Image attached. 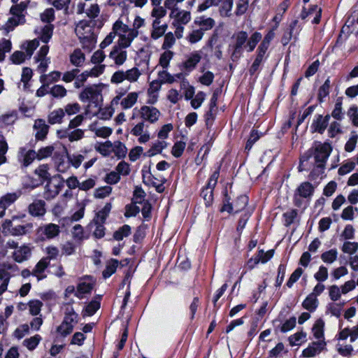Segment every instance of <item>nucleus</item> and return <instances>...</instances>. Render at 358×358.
<instances>
[{"label": "nucleus", "instance_id": "obj_58", "mask_svg": "<svg viewBox=\"0 0 358 358\" xmlns=\"http://www.w3.org/2000/svg\"><path fill=\"white\" fill-rule=\"evenodd\" d=\"M249 7V0H237L234 13L236 16H241L245 14Z\"/></svg>", "mask_w": 358, "mask_h": 358}, {"label": "nucleus", "instance_id": "obj_27", "mask_svg": "<svg viewBox=\"0 0 358 358\" xmlns=\"http://www.w3.org/2000/svg\"><path fill=\"white\" fill-rule=\"evenodd\" d=\"M34 129L36 131V138L38 140H43L48 133L49 126L45 123L44 120L38 119L35 120Z\"/></svg>", "mask_w": 358, "mask_h": 358}, {"label": "nucleus", "instance_id": "obj_53", "mask_svg": "<svg viewBox=\"0 0 358 358\" xmlns=\"http://www.w3.org/2000/svg\"><path fill=\"white\" fill-rule=\"evenodd\" d=\"M331 117L334 119L341 121L344 118V113L342 108V99L341 97L336 99L334 108L331 112Z\"/></svg>", "mask_w": 358, "mask_h": 358}, {"label": "nucleus", "instance_id": "obj_4", "mask_svg": "<svg viewBox=\"0 0 358 358\" xmlns=\"http://www.w3.org/2000/svg\"><path fill=\"white\" fill-rule=\"evenodd\" d=\"M143 74V71L136 66L124 71L122 69L115 71L110 77V83L114 85L122 84L124 81L130 83H137Z\"/></svg>", "mask_w": 358, "mask_h": 358}, {"label": "nucleus", "instance_id": "obj_19", "mask_svg": "<svg viewBox=\"0 0 358 358\" xmlns=\"http://www.w3.org/2000/svg\"><path fill=\"white\" fill-rule=\"evenodd\" d=\"M50 264L48 257L42 258L35 266L31 271L32 275L37 278L38 281L45 279L47 277L45 271Z\"/></svg>", "mask_w": 358, "mask_h": 358}, {"label": "nucleus", "instance_id": "obj_50", "mask_svg": "<svg viewBox=\"0 0 358 358\" xmlns=\"http://www.w3.org/2000/svg\"><path fill=\"white\" fill-rule=\"evenodd\" d=\"M118 264L119 262L117 259H112L108 261L106 264V268L102 273L103 278L106 279L110 277L116 271Z\"/></svg>", "mask_w": 358, "mask_h": 358}, {"label": "nucleus", "instance_id": "obj_61", "mask_svg": "<svg viewBox=\"0 0 358 358\" xmlns=\"http://www.w3.org/2000/svg\"><path fill=\"white\" fill-rule=\"evenodd\" d=\"M248 203V198L245 195L238 196L236 200L233 203L234 213H238L241 211L247 206Z\"/></svg>", "mask_w": 358, "mask_h": 358}, {"label": "nucleus", "instance_id": "obj_33", "mask_svg": "<svg viewBox=\"0 0 358 358\" xmlns=\"http://www.w3.org/2000/svg\"><path fill=\"white\" fill-rule=\"evenodd\" d=\"M89 129L93 132L96 137L106 138L109 137L112 133L113 129L108 127H99L97 124H91L89 126Z\"/></svg>", "mask_w": 358, "mask_h": 358}, {"label": "nucleus", "instance_id": "obj_26", "mask_svg": "<svg viewBox=\"0 0 358 358\" xmlns=\"http://www.w3.org/2000/svg\"><path fill=\"white\" fill-rule=\"evenodd\" d=\"M168 28L166 23L161 24V21L154 20L152 24L150 37L153 40H157L164 35Z\"/></svg>", "mask_w": 358, "mask_h": 358}, {"label": "nucleus", "instance_id": "obj_20", "mask_svg": "<svg viewBox=\"0 0 358 358\" xmlns=\"http://www.w3.org/2000/svg\"><path fill=\"white\" fill-rule=\"evenodd\" d=\"M215 6H218V12L222 17L232 16L234 0H214Z\"/></svg>", "mask_w": 358, "mask_h": 358}, {"label": "nucleus", "instance_id": "obj_15", "mask_svg": "<svg viewBox=\"0 0 358 358\" xmlns=\"http://www.w3.org/2000/svg\"><path fill=\"white\" fill-rule=\"evenodd\" d=\"M36 157V152L34 150L27 149L25 147L19 148L17 155V161L24 167L29 166Z\"/></svg>", "mask_w": 358, "mask_h": 358}, {"label": "nucleus", "instance_id": "obj_23", "mask_svg": "<svg viewBox=\"0 0 358 358\" xmlns=\"http://www.w3.org/2000/svg\"><path fill=\"white\" fill-rule=\"evenodd\" d=\"M54 26L51 24H47L44 26L37 27L35 33L43 43H48L51 39L53 34Z\"/></svg>", "mask_w": 358, "mask_h": 358}, {"label": "nucleus", "instance_id": "obj_11", "mask_svg": "<svg viewBox=\"0 0 358 358\" xmlns=\"http://www.w3.org/2000/svg\"><path fill=\"white\" fill-rule=\"evenodd\" d=\"M141 121L144 123L155 124L160 118L161 112L155 107L143 106L138 110Z\"/></svg>", "mask_w": 358, "mask_h": 358}, {"label": "nucleus", "instance_id": "obj_60", "mask_svg": "<svg viewBox=\"0 0 358 358\" xmlns=\"http://www.w3.org/2000/svg\"><path fill=\"white\" fill-rule=\"evenodd\" d=\"M145 193L141 187H136L134 191L132 203L134 204H143L146 202L145 200Z\"/></svg>", "mask_w": 358, "mask_h": 358}, {"label": "nucleus", "instance_id": "obj_17", "mask_svg": "<svg viewBox=\"0 0 358 358\" xmlns=\"http://www.w3.org/2000/svg\"><path fill=\"white\" fill-rule=\"evenodd\" d=\"M330 117L329 115H327L324 117L322 115H316L310 126L312 131L323 134L328 126Z\"/></svg>", "mask_w": 358, "mask_h": 358}, {"label": "nucleus", "instance_id": "obj_35", "mask_svg": "<svg viewBox=\"0 0 358 358\" xmlns=\"http://www.w3.org/2000/svg\"><path fill=\"white\" fill-rule=\"evenodd\" d=\"M350 337L351 343L355 342L358 338V322L352 328H345L341 330L338 334V339L341 341L346 340Z\"/></svg>", "mask_w": 358, "mask_h": 358}, {"label": "nucleus", "instance_id": "obj_18", "mask_svg": "<svg viewBox=\"0 0 358 358\" xmlns=\"http://www.w3.org/2000/svg\"><path fill=\"white\" fill-rule=\"evenodd\" d=\"M106 65H96L90 69L84 71L80 75H77L76 78L83 83H85L88 78H97L103 74L106 70Z\"/></svg>", "mask_w": 358, "mask_h": 358}, {"label": "nucleus", "instance_id": "obj_36", "mask_svg": "<svg viewBox=\"0 0 358 358\" xmlns=\"http://www.w3.org/2000/svg\"><path fill=\"white\" fill-rule=\"evenodd\" d=\"M62 322L68 324H71L73 327L78 323V315L75 312L72 306L68 305L66 306Z\"/></svg>", "mask_w": 358, "mask_h": 358}, {"label": "nucleus", "instance_id": "obj_13", "mask_svg": "<svg viewBox=\"0 0 358 358\" xmlns=\"http://www.w3.org/2000/svg\"><path fill=\"white\" fill-rule=\"evenodd\" d=\"M94 287V280L91 277H85L82 279L76 286V296L83 299L90 294Z\"/></svg>", "mask_w": 358, "mask_h": 358}, {"label": "nucleus", "instance_id": "obj_44", "mask_svg": "<svg viewBox=\"0 0 358 358\" xmlns=\"http://www.w3.org/2000/svg\"><path fill=\"white\" fill-rule=\"evenodd\" d=\"M273 255V251L269 250L266 252H264L263 250H260L257 256L254 258H251L248 264L254 263V264H257L258 263H266L267 262Z\"/></svg>", "mask_w": 358, "mask_h": 358}, {"label": "nucleus", "instance_id": "obj_30", "mask_svg": "<svg viewBox=\"0 0 358 358\" xmlns=\"http://www.w3.org/2000/svg\"><path fill=\"white\" fill-rule=\"evenodd\" d=\"M194 24L204 33V31L211 29L215 26V21L212 17L203 15L197 17L194 20Z\"/></svg>", "mask_w": 358, "mask_h": 358}, {"label": "nucleus", "instance_id": "obj_40", "mask_svg": "<svg viewBox=\"0 0 358 358\" xmlns=\"http://www.w3.org/2000/svg\"><path fill=\"white\" fill-rule=\"evenodd\" d=\"M95 150L104 157H108L113 153V143L110 141L98 142L94 146Z\"/></svg>", "mask_w": 358, "mask_h": 358}, {"label": "nucleus", "instance_id": "obj_1", "mask_svg": "<svg viewBox=\"0 0 358 358\" xmlns=\"http://www.w3.org/2000/svg\"><path fill=\"white\" fill-rule=\"evenodd\" d=\"M331 150L332 148L329 143L316 145L313 150L309 151L310 153H307L301 157L299 166V171H303L308 169V162L313 155L315 164L314 171H317L318 173H322Z\"/></svg>", "mask_w": 358, "mask_h": 358}, {"label": "nucleus", "instance_id": "obj_46", "mask_svg": "<svg viewBox=\"0 0 358 358\" xmlns=\"http://www.w3.org/2000/svg\"><path fill=\"white\" fill-rule=\"evenodd\" d=\"M62 73L59 71H54L48 74H42L40 76L39 80L41 83H44L48 85L52 83H56L59 80Z\"/></svg>", "mask_w": 358, "mask_h": 358}, {"label": "nucleus", "instance_id": "obj_21", "mask_svg": "<svg viewBox=\"0 0 358 358\" xmlns=\"http://www.w3.org/2000/svg\"><path fill=\"white\" fill-rule=\"evenodd\" d=\"M31 255V248L23 245L20 246L12 252V257L15 262L22 263L29 259Z\"/></svg>", "mask_w": 358, "mask_h": 358}, {"label": "nucleus", "instance_id": "obj_34", "mask_svg": "<svg viewBox=\"0 0 358 358\" xmlns=\"http://www.w3.org/2000/svg\"><path fill=\"white\" fill-rule=\"evenodd\" d=\"M167 146L168 143L166 141L158 139L152 143L150 148L146 152V156L151 157L160 154Z\"/></svg>", "mask_w": 358, "mask_h": 358}, {"label": "nucleus", "instance_id": "obj_57", "mask_svg": "<svg viewBox=\"0 0 358 358\" xmlns=\"http://www.w3.org/2000/svg\"><path fill=\"white\" fill-rule=\"evenodd\" d=\"M67 159L70 165L75 169H78L80 166L81 164L85 159V156L81 154L74 153L72 155H68Z\"/></svg>", "mask_w": 358, "mask_h": 358}, {"label": "nucleus", "instance_id": "obj_43", "mask_svg": "<svg viewBox=\"0 0 358 358\" xmlns=\"http://www.w3.org/2000/svg\"><path fill=\"white\" fill-rule=\"evenodd\" d=\"M319 304L318 299L313 294H308L302 303V306L304 309L314 312Z\"/></svg>", "mask_w": 358, "mask_h": 358}, {"label": "nucleus", "instance_id": "obj_8", "mask_svg": "<svg viewBox=\"0 0 358 358\" xmlns=\"http://www.w3.org/2000/svg\"><path fill=\"white\" fill-rule=\"evenodd\" d=\"M127 48L115 45L112 47L109 54L108 60L112 62L111 66L120 67L127 60L128 53Z\"/></svg>", "mask_w": 358, "mask_h": 358}, {"label": "nucleus", "instance_id": "obj_42", "mask_svg": "<svg viewBox=\"0 0 358 358\" xmlns=\"http://www.w3.org/2000/svg\"><path fill=\"white\" fill-rule=\"evenodd\" d=\"M82 48L87 52H91L95 47L96 43V36L93 34L90 36L79 38Z\"/></svg>", "mask_w": 358, "mask_h": 358}, {"label": "nucleus", "instance_id": "obj_3", "mask_svg": "<svg viewBox=\"0 0 358 358\" xmlns=\"http://www.w3.org/2000/svg\"><path fill=\"white\" fill-rule=\"evenodd\" d=\"M113 31L118 36L116 45L124 48H129L137 37L136 33L134 31H131L130 27L120 20H117L113 24Z\"/></svg>", "mask_w": 358, "mask_h": 358}, {"label": "nucleus", "instance_id": "obj_2", "mask_svg": "<svg viewBox=\"0 0 358 358\" xmlns=\"http://www.w3.org/2000/svg\"><path fill=\"white\" fill-rule=\"evenodd\" d=\"M232 38L234 40L232 56L239 57L244 49L248 52H252L258 43L262 40V35L259 31H255L248 38V34L246 31H239L233 35Z\"/></svg>", "mask_w": 358, "mask_h": 358}, {"label": "nucleus", "instance_id": "obj_22", "mask_svg": "<svg viewBox=\"0 0 358 358\" xmlns=\"http://www.w3.org/2000/svg\"><path fill=\"white\" fill-rule=\"evenodd\" d=\"M170 17L173 19V23L185 25L191 20V13L187 10L176 8L171 11Z\"/></svg>", "mask_w": 358, "mask_h": 358}, {"label": "nucleus", "instance_id": "obj_62", "mask_svg": "<svg viewBox=\"0 0 358 358\" xmlns=\"http://www.w3.org/2000/svg\"><path fill=\"white\" fill-rule=\"evenodd\" d=\"M130 234V226L124 224L114 233L113 238L116 241H122L124 238L129 236Z\"/></svg>", "mask_w": 358, "mask_h": 358}, {"label": "nucleus", "instance_id": "obj_6", "mask_svg": "<svg viewBox=\"0 0 358 358\" xmlns=\"http://www.w3.org/2000/svg\"><path fill=\"white\" fill-rule=\"evenodd\" d=\"M38 45L39 42L37 38L25 42L22 45L21 48L26 52H24L23 51L14 52L10 57L12 62L15 64H22L27 59L31 58L34 50Z\"/></svg>", "mask_w": 358, "mask_h": 358}, {"label": "nucleus", "instance_id": "obj_48", "mask_svg": "<svg viewBox=\"0 0 358 358\" xmlns=\"http://www.w3.org/2000/svg\"><path fill=\"white\" fill-rule=\"evenodd\" d=\"M41 340V336L38 334H36L30 338L24 339L22 342V345L29 350L32 351L36 348Z\"/></svg>", "mask_w": 358, "mask_h": 358}, {"label": "nucleus", "instance_id": "obj_39", "mask_svg": "<svg viewBox=\"0 0 358 358\" xmlns=\"http://www.w3.org/2000/svg\"><path fill=\"white\" fill-rule=\"evenodd\" d=\"M324 322L322 319H317L313 328L312 332L313 334L314 337L317 340V341H324Z\"/></svg>", "mask_w": 358, "mask_h": 358}, {"label": "nucleus", "instance_id": "obj_16", "mask_svg": "<svg viewBox=\"0 0 358 358\" xmlns=\"http://www.w3.org/2000/svg\"><path fill=\"white\" fill-rule=\"evenodd\" d=\"M301 28L298 26V21L296 20L292 21L289 25L287 31H285L281 38V43L283 45H287L292 39L296 40Z\"/></svg>", "mask_w": 358, "mask_h": 358}, {"label": "nucleus", "instance_id": "obj_5", "mask_svg": "<svg viewBox=\"0 0 358 358\" xmlns=\"http://www.w3.org/2000/svg\"><path fill=\"white\" fill-rule=\"evenodd\" d=\"M314 187L309 182H303L296 189L294 203L296 207L305 208L314 193Z\"/></svg>", "mask_w": 358, "mask_h": 358}, {"label": "nucleus", "instance_id": "obj_24", "mask_svg": "<svg viewBox=\"0 0 358 358\" xmlns=\"http://www.w3.org/2000/svg\"><path fill=\"white\" fill-rule=\"evenodd\" d=\"M45 203L43 200H35L29 204L28 210L31 215L34 217H42L46 212Z\"/></svg>", "mask_w": 358, "mask_h": 358}, {"label": "nucleus", "instance_id": "obj_45", "mask_svg": "<svg viewBox=\"0 0 358 358\" xmlns=\"http://www.w3.org/2000/svg\"><path fill=\"white\" fill-rule=\"evenodd\" d=\"M65 115V112L62 108H57L52 111L48 115V122L51 124H60Z\"/></svg>", "mask_w": 358, "mask_h": 358}, {"label": "nucleus", "instance_id": "obj_38", "mask_svg": "<svg viewBox=\"0 0 358 358\" xmlns=\"http://www.w3.org/2000/svg\"><path fill=\"white\" fill-rule=\"evenodd\" d=\"M59 137L67 138L69 141L73 142L82 139L84 137V131L80 129H76L71 131H62L59 132Z\"/></svg>", "mask_w": 358, "mask_h": 358}, {"label": "nucleus", "instance_id": "obj_56", "mask_svg": "<svg viewBox=\"0 0 358 358\" xmlns=\"http://www.w3.org/2000/svg\"><path fill=\"white\" fill-rule=\"evenodd\" d=\"M113 152L118 158H122L127 154V148L122 142L119 141H115L113 143Z\"/></svg>", "mask_w": 358, "mask_h": 358}, {"label": "nucleus", "instance_id": "obj_54", "mask_svg": "<svg viewBox=\"0 0 358 358\" xmlns=\"http://www.w3.org/2000/svg\"><path fill=\"white\" fill-rule=\"evenodd\" d=\"M111 204L110 203H107L103 208L96 213V216L94 218V222L104 223L111 210Z\"/></svg>", "mask_w": 358, "mask_h": 358}, {"label": "nucleus", "instance_id": "obj_63", "mask_svg": "<svg viewBox=\"0 0 358 358\" xmlns=\"http://www.w3.org/2000/svg\"><path fill=\"white\" fill-rule=\"evenodd\" d=\"M28 1H23L20 3L13 5L10 10L11 15H25L24 13L27 8Z\"/></svg>", "mask_w": 358, "mask_h": 358}, {"label": "nucleus", "instance_id": "obj_32", "mask_svg": "<svg viewBox=\"0 0 358 358\" xmlns=\"http://www.w3.org/2000/svg\"><path fill=\"white\" fill-rule=\"evenodd\" d=\"M201 55L199 52L194 51L192 52L183 62L184 69L188 71H192L201 61Z\"/></svg>", "mask_w": 358, "mask_h": 358}, {"label": "nucleus", "instance_id": "obj_49", "mask_svg": "<svg viewBox=\"0 0 358 358\" xmlns=\"http://www.w3.org/2000/svg\"><path fill=\"white\" fill-rule=\"evenodd\" d=\"M338 258V251L336 248H332L323 252L321 255V259L327 264H332Z\"/></svg>", "mask_w": 358, "mask_h": 358}, {"label": "nucleus", "instance_id": "obj_29", "mask_svg": "<svg viewBox=\"0 0 358 358\" xmlns=\"http://www.w3.org/2000/svg\"><path fill=\"white\" fill-rule=\"evenodd\" d=\"M17 198L18 195L16 193H8L1 197L0 217H2L5 215L6 208L13 203Z\"/></svg>", "mask_w": 358, "mask_h": 358}, {"label": "nucleus", "instance_id": "obj_52", "mask_svg": "<svg viewBox=\"0 0 358 358\" xmlns=\"http://www.w3.org/2000/svg\"><path fill=\"white\" fill-rule=\"evenodd\" d=\"M173 52L169 50H165L161 54L159 64L163 68V69H167L169 68L170 62L173 59Z\"/></svg>", "mask_w": 358, "mask_h": 358}, {"label": "nucleus", "instance_id": "obj_64", "mask_svg": "<svg viewBox=\"0 0 358 358\" xmlns=\"http://www.w3.org/2000/svg\"><path fill=\"white\" fill-rule=\"evenodd\" d=\"M73 328L71 324H68L62 322L61 324L57 327L56 331L59 336L64 338L72 333Z\"/></svg>", "mask_w": 358, "mask_h": 358}, {"label": "nucleus", "instance_id": "obj_47", "mask_svg": "<svg viewBox=\"0 0 358 358\" xmlns=\"http://www.w3.org/2000/svg\"><path fill=\"white\" fill-rule=\"evenodd\" d=\"M100 308L99 298L91 301L83 311V317L93 315Z\"/></svg>", "mask_w": 358, "mask_h": 358}, {"label": "nucleus", "instance_id": "obj_7", "mask_svg": "<svg viewBox=\"0 0 358 358\" xmlns=\"http://www.w3.org/2000/svg\"><path fill=\"white\" fill-rule=\"evenodd\" d=\"M83 102H89L97 106L102 99L101 91L96 85H90L83 89L79 95Z\"/></svg>", "mask_w": 358, "mask_h": 358}, {"label": "nucleus", "instance_id": "obj_9", "mask_svg": "<svg viewBox=\"0 0 358 358\" xmlns=\"http://www.w3.org/2000/svg\"><path fill=\"white\" fill-rule=\"evenodd\" d=\"M64 187V180L59 176H54L46 184L44 197L46 199H54Z\"/></svg>", "mask_w": 358, "mask_h": 358}, {"label": "nucleus", "instance_id": "obj_41", "mask_svg": "<svg viewBox=\"0 0 358 358\" xmlns=\"http://www.w3.org/2000/svg\"><path fill=\"white\" fill-rule=\"evenodd\" d=\"M85 61V54L80 49H76L70 55V62L72 65L76 67H80L83 65Z\"/></svg>", "mask_w": 358, "mask_h": 358}, {"label": "nucleus", "instance_id": "obj_28", "mask_svg": "<svg viewBox=\"0 0 358 358\" xmlns=\"http://www.w3.org/2000/svg\"><path fill=\"white\" fill-rule=\"evenodd\" d=\"M139 92H131L128 93L126 96L123 97L120 101V107L122 110H128L131 108L138 101Z\"/></svg>", "mask_w": 358, "mask_h": 358}, {"label": "nucleus", "instance_id": "obj_10", "mask_svg": "<svg viewBox=\"0 0 358 358\" xmlns=\"http://www.w3.org/2000/svg\"><path fill=\"white\" fill-rule=\"evenodd\" d=\"M148 125L144 121H140L134 124L130 130V134L138 138L141 144L148 143L151 138V134L148 129Z\"/></svg>", "mask_w": 358, "mask_h": 358}, {"label": "nucleus", "instance_id": "obj_55", "mask_svg": "<svg viewBox=\"0 0 358 358\" xmlns=\"http://www.w3.org/2000/svg\"><path fill=\"white\" fill-rule=\"evenodd\" d=\"M106 58V55L103 51V49H99L96 50L92 55L90 58V62L96 65H104L102 64V62L105 60Z\"/></svg>", "mask_w": 358, "mask_h": 358}, {"label": "nucleus", "instance_id": "obj_59", "mask_svg": "<svg viewBox=\"0 0 358 358\" xmlns=\"http://www.w3.org/2000/svg\"><path fill=\"white\" fill-rule=\"evenodd\" d=\"M49 93L55 98H63L66 96L67 90L62 85H55L50 88Z\"/></svg>", "mask_w": 358, "mask_h": 358}, {"label": "nucleus", "instance_id": "obj_14", "mask_svg": "<svg viewBox=\"0 0 358 358\" xmlns=\"http://www.w3.org/2000/svg\"><path fill=\"white\" fill-rule=\"evenodd\" d=\"M60 233L59 225L53 223H49L41 226L38 229V235L43 241L52 239L57 237Z\"/></svg>", "mask_w": 358, "mask_h": 358}, {"label": "nucleus", "instance_id": "obj_12", "mask_svg": "<svg viewBox=\"0 0 358 358\" xmlns=\"http://www.w3.org/2000/svg\"><path fill=\"white\" fill-rule=\"evenodd\" d=\"M20 272V268L14 263H3L0 264V280L8 287L10 280Z\"/></svg>", "mask_w": 358, "mask_h": 358}, {"label": "nucleus", "instance_id": "obj_51", "mask_svg": "<svg viewBox=\"0 0 358 358\" xmlns=\"http://www.w3.org/2000/svg\"><path fill=\"white\" fill-rule=\"evenodd\" d=\"M29 313L33 316H37L40 314L41 308L43 307V302L38 299H32L28 302Z\"/></svg>", "mask_w": 358, "mask_h": 358}, {"label": "nucleus", "instance_id": "obj_37", "mask_svg": "<svg viewBox=\"0 0 358 358\" xmlns=\"http://www.w3.org/2000/svg\"><path fill=\"white\" fill-rule=\"evenodd\" d=\"M25 22V15H12L4 25V29L6 32H10L14 29L15 27Z\"/></svg>", "mask_w": 358, "mask_h": 358}, {"label": "nucleus", "instance_id": "obj_31", "mask_svg": "<svg viewBox=\"0 0 358 358\" xmlns=\"http://www.w3.org/2000/svg\"><path fill=\"white\" fill-rule=\"evenodd\" d=\"M325 345L324 341L313 342L311 345L303 350V355L305 357H314L322 351Z\"/></svg>", "mask_w": 358, "mask_h": 358}, {"label": "nucleus", "instance_id": "obj_25", "mask_svg": "<svg viewBox=\"0 0 358 358\" xmlns=\"http://www.w3.org/2000/svg\"><path fill=\"white\" fill-rule=\"evenodd\" d=\"M75 32L78 38L87 37L94 34L92 27L87 21H80L75 29Z\"/></svg>", "mask_w": 358, "mask_h": 358}]
</instances>
